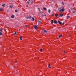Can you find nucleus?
<instances>
[{
  "label": "nucleus",
  "instance_id": "nucleus-1",
  "mask_svg": "<svg viewBox=\"0 0 76 76\" xmlns=\"http://www.w3.org/2000/svg\"><path fill=\"white\" fill-rule=\"evenodd\" d=\"M33 19V20H32L33 21H34V20H35V19H34V18H32V16H30V17H28L27 18H26V19Z\"/></svg>",
  "mask_w": 76,
  "mask_h": 76
},
{
  "label": "nucleus",
  "instance_id": "nucleus-2",
  "mask_svg": "<svg viewBox=\"0 0 76 76\" xmlns=\"http://www.w3.org/2000/svg\"><path fill=\"white\" fill-rule=\"evenodd\" d=\"M43 32L45 34H47V30H44L43 31Z\"/></svg>",
  "mask_w": 76,
  "mask_h": 76
},
{
  "label": "nucleus",
  "instance_id": "nucleus-3",
  "mask_svg": "<svg viewBox=\"0 0 76 76\" xmlns=\"http://www.w3.org/2000/svg\"><path fill=\"white\" fill-rule=\"evenodd\" d=\"M34 28L35 29H38V27H37V26L36 25H35L34 26Z\"/></svg>",
  "mask_w": 76,
  "mask_h": 76
},
{
  "label": "nucleus",
  "instance_id": "nucleus-4",
  "mask_svg": "<svg viewBox=\"0 0 76 76\" xmlns=\"http://www.w3.org/2000/svg\"><path fill=\"white\" fill-rule=\"evenodd\" d=\"M64 10H65L64 9H62L59 10V12H64Z\"/></svg>",
  "mask_w": 76,
  "mask_h": 76
},
{
  "label": "nucleus",
  "instance_id": "nucleus-5",
  "mask_svg": "<svg viewBox=\"0 0 76 76\" xmlns=\"http://www.w3.org/2000/svg\"><path fill=\"white\" fill-rule=\"evenodd\" d=\"M58 22L59 23V25H61V24L62 23V22H60V21L59 20L58 21Z\"/></svg>",
  "mask_w": 76,
  "mask_h": 76
},
{
  "label": "nucleus",
  "instance_id": "nucleus-6",
  "mask_svg": "<svg viewBox=\"0 0 76 76\" xmlns=\"http://www.w3.org/2000/svg\"><path fill=\"white\" fill-rule=\"evenodd\" d=\"M60 16L61 17H63V14H60Z\"/></svg>",
  "mask_w": 76,
  "mask_h": 76
},
{
  "label": "nucleus",
  "instance_id": "nucleus-7",
  "mask_svg": "<svg viewBox=\"0 0 76 76\" xmlns=\"http://www.w3.org/2000/svg\"><path fill=\"white\" fill-rule=\"evenodd\" d=\"M54 23H56V24H57V23H58V22L57 21H56V20H55L54 21Z\"/></svg>",
  "mask_w": 76,
  "mask_h": 76
},
{
  "label": "nucleus",
  "instance_id": "nucleus-8",
  "mask_svg": "<svg viewBox=\"0 0 76 76\" xmlns=\"http://www.w3.org/2000/svg\"><path fill=\"white\" fill-rule=\"evenodd\" d=\"M69 18H70V16H67L66 17L67 19H69Z\"/></svg>",
  "mask_w": 76,
  "mask_h": 76
},
{
  "label": "nucleus",
  "instance_id": "nucleus-9",
  "mask_svg": "<svg viewBox=\"0 0 76 76\" xmlns=\"http://www.w3.org/2000/svg\"><path fill=\"white\" fill-rule=\"evenodd\" d=\"M55 16L56 17H57V16H58V14H55Z\"/></svg>",
  "mask_w": 76,
  "mask_h": 76
},
{
  "label": "nucleus",
  "instance_id": "nucleus-10",
  "mask_svg": "<svg viewBox=\"0 0 76 76\" xmlns=\"http://www.w3.org/2000/svg\"><path fill=\"white\" fill-rule=\"evenodd\" d=\"M14 15H12L11 16V18H14Z\"/></svg>",
  "mask_w": 76,
  "mask_h": 76
},
{
  "label": "nucleus",
  "instance_id": "nucleus-11",
  "mask_svg": "<svg viewBox=\"0 0 76 76\" xmlns=\"http://www.w3.org/2000/svg\"><path fill=\"white\" fill-rule=\"evenodd\" d=\"M43 9H44V10H46V9H47V8H45V7H43Z\"/></svg>",
  "mask_w": 76,
  "mask_h": 76
},
{
  "label": "nucleus",
  "instance_id": "nucleus-12",
  "mask_svg": "<svg viewBox=\"0 0 76 76\" xmlns=\"http://www.w3.org/2000/svg\"><path fill=\"white\" fill-rule=\"evenodd\" d=\"M5 4H3L2 5V6H3V7H5Z\"/></svg>",
  "mask_w": 76,
  "mask_h": 76
},
{
  "label": "nucleus",
  "instance_id": "nucleus-13",
  "mask_svg": "<svg viewBox=\"0 0 76 76\" xmlns=\"http://www.w3.org/2000/svg\"><path fill=\"white\" fill-rule=\"evenodd\" d=\"M62 37V34H61V35H59L58 37L59 38H60V37Z\"/></svg>",
  "mask_w": 76,
  "mask_h": 76
},
{
  "label": "nucleus",
  "instance_id": "nucleus-14",
  "mask_svg": "<svg viewBox=\"0 0 76 76\" xmlns=\"http://www.w3.org/2000/svg\"><path fill=\"white\" fill-rule=\"evenodd\" d=\"M51 23H54V21L53 20H51Z\"/></svg>",
  "mask_w": 76,
  "mask_h": 76
},
{
  "label": "nucleus",
  "instance_id": "nucleus-15",
  "mask_svg": "<svg viewBox=\"0 0 76 76\" xmlns=\"http://www.w3.org/2000/svg\"><path fill=\"white\" fill-rule=\"evenodd\" d=\"M0 11L2 12V11H3V9H2V8L0 9Z\"/></svg>",
  "mask_w": 76,
  "mask_h": 76
},
{
  "label": "nucleus",
  "instance_id": "nucleus-16",
  "mask_svg": "<svg viewBox=\"0 0 76 76\" xmlns=\"http://www.w3.org/2000/svg\"><path fill=\"white\" fill-rule=\"evenodd\" d=\"M22 38V36H21L20 38V40H22V39H21Z\"/></svg>",
  "mask_w": 76,
  "mask_h": 76
},
{
  "label": "nucleus",
  "instance_id": "nucleus-17",
  "mask_svg": "<svg viewBox=\"0 0 76 76\" xmlns=\"http://www.w3.org/2000/svg\"><path fill=\"white\" fill-rule=\"evenodd\" d=\"M32 1V0H29L28 1V2H29V3H31V2Z\"/></svg>",
  "mask_w": 76,
  "mask_h": 76
},
{
  "label": "nucleus",
  "instance_id": "nucleus-18",
  "mask_svg": "<svg viewBox=\"0 0 76 76\" xmlns=\"http://www.w3.org/2000/svg\"><path fill=\"white\" fill-rule=\"evenodd\" d=\"M48 12L49 13H50V12H51V10H48Z\"/></svg>",
  "mask_w": 76,
  "mask_h": 76
},
{
  "label": "nucleus",
  "instance_id": "nucleus-19",
  "mask_svg": "<svg viewBox=\"0 0 76 76\" xmlns=\"http://www.w3.org/2000/svg\"><path fill=\"white\" fill-rule=\"evenodd\" d=\"M0 32H3V30H2L1 29H0Z\"/></svg>",
  "mask_w": 76,
  "mask_h": 76
},
{
  "label": "nucleus",
  "instance_id": "nucleus-20",
  "mask_svg": "<svg viewBox=\"0 0 76 76\" xmlns=\"http://www.w3.org/2000/svg\"><path fill=\"white\" fill-rule=\"evenodd\" d=\"M50 64H49V66H48V67H49L50 68H51V67H50Z\"/></svg>",
  "mask_w": 76,
  "mask_h": 76
},
{
  "label": "nucleus",
  "instance_id": "nucleus-21",
  "mask_svg": "<svg viewBox=\"0 0 76 76\" xmlns=\"http://www.w3.org/2000/svg\"><path fill=\"white\" fill-rule=\"evenodd\" d=\"M70 9L71 10H73V8H71Z\"/></svg>",
  "mask_w": 76,
  "mask_h": 76
},
{
  "label": "nucleus",
  "instance_id": "nucleus-22",
  "mask_svg": "<svg viewBox=\"0 0 76 76\" xmlns=\"http://www.w3.org/2000/svg\"><path fill=\"white\" fill-rule=\"evenodd\" d=\"M2 35V33L1 32H0V35Z\"/></svg>",
  "mask_w": 76,
  "mask_h": 76
},
{
  "label": "nucleus",
  "instance_id": "nucleus-23",
  "mask_svg": "<svg viewBox=\"0 0 76 76\" xmlns=\"http://www.w3.org/2000/svg\"><path fill=\"white\" fill-rule=\"evenodd\" d=\"M13 7V6H11L10 7V8H12Z\"/></svg>",
  "mask_w": 76,
  "mask_h": 76
},
{
  "label": "nucleus",
  "instance_id": "nucleus-24",
  "mask_svg": "<svg viewBox=\"0 0 76 76\" xmlns=\"http://www.w3.org/2000/svg\"><path fill=\"white\" fill-rule=\"evenodd\" d=\"M15 12H18V11L17 10H15Z\"/></svg>",
  "mask_w": 76,
  "mask_h": 76
},
{
  "label": "nucleus",
  "instance_id": "nucleus-25",
  "mask_svg": "<svg viewBox=\"0 0 76 76\" xmlns=\"http://www.w3.org/2000/svg\"><path fill=\"white\" fill-rule=\"evenodd\" d=\"M26 27H27V28H28V27H29V26H28L27 25H26Z\"/></svg>",
  "mask_w": 76,
  "mask_h": 76
},
{
  "label": "nucleus",
  "instance_id": "nucleus-26",
  "mask_svg": "<svg viewBox=\"0 0 76 76\" xmlns=\"http://www.w3.org/2000/svg\"><path fill=\"white\" fill-rule=\"evenodd\" d=\"M38 10H39V12H40V9H39V8H38Z\"/></svg>",
  "mask_w": 76,
  "mask_h": 76
},
{
  "label": "nucleus",
  "instance_id": "nucleus-27",
  "mask_svg": "<svg viewBox=\"0 0 76 76\" xmlns=\"http://www.w3.org/2000/svg\"><path fill=\"white\" fill-rule=\"evenodd\" d=\"M40 51H42V49H40Z\"/></svg>",
  "mask_w": 76,
  "mask_h": 76
},
{
  "label": "nucleus",
  "instance_id": "nucleus-28",
  "mask_svg": "<svg viewBox=\"0 0 76 76\" xmlns=\"http://www.w3.org/2000/svg\"><path fill=\"white\" fill-rule=\"evenodd\" d=\"M38 23H41V21H38Z\"/></svg>",
  "mask_w": 76,
  "mask_h": 76
},
{
  "label": "nucleus",
  "instance_id": "nucleus-29",
  "mask_svg": "<svg viewBox=\"0 0 76 76\" xmlns=\"http://www.w3.org/2000/svg\"><path fill=\"white\" fill-rule=\"evenodd\" d=\"M46 16V15H42V16Z\"/></svg>",
  "mask_w": 76,
  "mask_h": 76
},
{
  "label": "nucleus",
  "instance_id": "nucleus-30",
  "mask_svg": "<svg viewBox=\"0 0 76 76\" xmlns=\"http://www.w3.org/2000/svg\"><path fill=\"white\" fill-rule=\"evenodd\" d=\"M16 32H15V33H14V35H16Z\"/></svg>",
  "mask_w": 76,
  "mask_h": 76
},
{
  "label": "nucleus",
  "instance_id": "nucleus-31",
  "mask_svg": "<svg viewBox=\"0 0 76 76\" xmlns=\"http://www.w3.org/2000/svg\"><path fill=\"white\" fill-rule=\"evenodd\" d=\"M62 4H63V5H64V3L63 2Z\"/></svg>",
  "mask_w": 76,
  "mask_h": 76
},
{
  "label": "nucleus",
  "instance_id": "nucleus-32",
  "mask_svg": "<svg viewBox=\"0 0 76 76\" xmlns=\"http://www.w3.org/2000/svg\"><path fill=\"white\" fill-rule=\"evenodd\" d=\"M72 13H75V11H72Z\"/></svg>",
  "mask_w": 76,
  "mask_h": 76
},
{
  "label": "nucleus",
  "instance_id": "nucleus-33",
  "mask_svg": "<svg viewBox=\"0 0 76 76\" xmlns=\"http://www.w3.org/2000/svg\"><path fill=\"white\" fill-rule=\"evenodd\" d=\"M64 23H63L62 24V25H61V26H62V25H64Z\"/></svg>",
  "mask_w": 76,
  "mask_h": 76
},
{
  "label": "nucleus",
  "instance_id": "nucleus-34",
  "mask_svg": "<svg viewBox=\"0 0 76 76\" xmlns=\"http://www.w3.org/2000/svg\"><path fill=\"white\" fill-rule=\"evenodd\" d=\"M15 61V63H16V62H17V61Z\"/></svg>",
  "mask_w": 76,
  "mask_h": 76
},
{
  "label": "nucleus",
  "instance_id": "nucleus-35",
  "mask_svg": "<svg viewBox=\"0 0 76 76\" xmlns=\"http://www.w3.org/2000/svg\"><path fill=\"white\" fill-rule=\"evenodd\" d=\"M29 3V1H27V3L28 4Z\"/></svg>",
  "mask_w": 76,
  "mask_h": 76
},
{
  "label": "nucleus",
  "instance_id": "nucleus-36",
  "mask_svg": "<svg viewBox=\"0 0 76 76\" xmlns=\"http://www.w3.org/2000/svg\"><path fill=\"white\" fill-rule=\"evenodd\" d=\"M64 53H66V52L65 51H64Z\"/></svg>",
  "mask_w": 76,
  "mask_h": 76
},
{
  "label": "nucleus",
  "instance_id": "nucleus-37",
  "mask_svg": "<svg viewBox=\"0 0 76 76\" xmlns=\"http://www.w3.org/2000/svg\"><path fill=\"white\" fill-rule=\"evenodd\" d=\"M31 3H33V1H32Z\"/></svg>",
  "mask_w": 76,
  "mask_h": 76
},
{
  "label": "nucleus",
  "instance_id": "nucleus-38",
  "mask_svg": "<svg viewBox=\"0 0 76 76\" xmlns=\"http://www.w3.org/2000/svg\"><path fill=\"white\" fill-rule=\"evenodd\" d=\"M18 34V33H16V35H17Z\"/></svg>",
  "mask_w": 76,
  "mask_h": 76
},
{
  "label": "nucleus",
  "instance_id": "nucleus-39",
  "mask_svg": "<svg viewBox=\"0 0 76 76\" xmlns=\"http://www.w3.org/2000/svg\"><path fill=\"white\" fill-rule=\"evenodd\" d=\"M19 31H20V29H19Z\"/></svg>",
  "mask_w": 76,
  "mask_h": 76
},
{
  "label": "nucleus",
  "instance_id": "nucleus-40",
  "mask_svg": "<svg viewBox=\"0 0 76 76\" xmlns=\"http://www.w3.org/2000/svg\"><path fill=\"white\" fill-rule=\"evenodd\" d=\"M60 9H61V7L60 8Z\"/></svg>",
  "mask_w": 76,
  "mask_h": 76
},
{
  "label": "nucleus",
  "instance_id": "nucleus-41",
  "mask_svg": "<svg viewBox=\"0 0 76 76\" xmlns=\"http://www.w3.org/2000/svg\"><path fill=\"white\" fill-rule=\"evenodd\" d=\"M9 11L8 10H7V12H8Z\"/></svg>",
  "mask_w": 76,
  "mask_h": 76
}]
</instances>
